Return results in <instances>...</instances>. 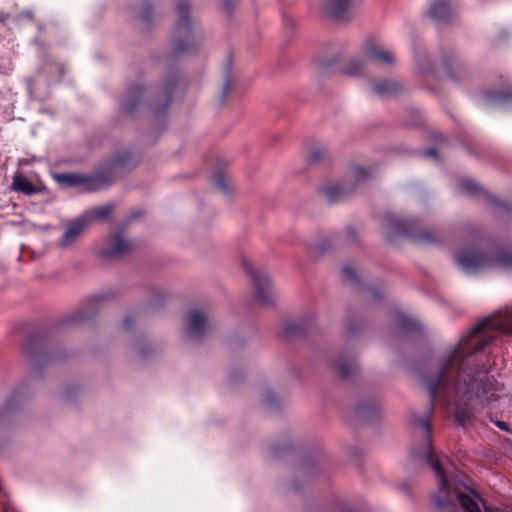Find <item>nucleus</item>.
<instances>
[{
	"label": "nucleus",
	"instance_id": "obj_1",
	"mask_svg": "<svg viewBox=\"0 0 512 512\" xmlns=\"http://www.w3.org/2000/svg\"><path fill=\"white\" fill-rule=\"evenodd\" d=\"M512 314L486 318L476 324L471 331L455 345L444 360L435 378L423 379V384L429 390L431 400L435 398L437 389L453 382L457 395L468 400L477 399L480 403H488L496 398L500 386L490 381L483 371L474 372L464 364V356L482 350L492 339L491 331L512 333Z\"/></svg>",
	"mask_w": 512,
	"mask_h": 512
},
{
	"label": "nucleus",
	"instance_id": "obj_4",
	"mask_svg": "<svg viewBox=\"0 0 512 512\" xmlns=\"http://www.w3.org/2000/svg\"><path fill=\"white\" fill-rule=\"evenodd\" d=\"M176 9L179 19L172 32V47L177 54H191L200 46L202 33L189 18L187 0H179Z\"/></svg>",
	"mask_w": 512,
	"mask_h": 512
},
{
	"label": "nucleus",
	"instance_id": "obj_2",
	"mask_svg": "<svg viewBox=\"0 0 512 512\" xmlns=\"http://www.w3.org/2000/svg\"><path fill=\"white\" fill-rule=\"evenodd\" d=\"M456 265L466 273L500 267L512 269V252L501 248L482 250L475 246L460 248L454 253Z\"/></svg>",
	"mask_w": 512,
	"mask_h": 512
},
{
	"label": "nucleus",
	"instance_id": "obj_13",
	"mask_svg": "<svg viewBox=\"0 0 512 512\" xmlns=\"http://www.w3.org/2000/svg\"><path fill=\"white\" fill-rule=\"evenodd\" d=\"M342 281L351 286L367 288L369 286L367 273L357 264L345 263L340 268Z\"/></svg>",
	"mask_w": 512,
	"mask_h": 512
},
{
	"label": "nucleus",
	"instance_id": "obj_30",
	"mask_svg": "<svg viewBox=\"0 0 512 512\" xmlns=\"http://www.w3.org/2000/svg\"><path fill=\"white\" fill-rule=\"evenodd\" d=\"M345 240L349 243H354L358 240V233L352 227H347L345 230Z\"/></svg>",
	"mask_w": 512,
	"mask_h": 512
},
{
	"label": "nucleus",
	"instance_id": "obj_20",
	"mask_svg": "<svg viewBox=\"0 0 512 512\" xmlns=\"http://www.w3.org/2000/svg\"><path fill=\"white\" fill-rule=\"evenodd\" d=\"M133 13L135 18L139 19L140 21L149 22L152 18L151 4L146 0L138 2L133 7Z\"/></svg>",
	"mask_w": 512,
	"mask_h": 512
},
{
	"label": "nucleus",
	"instance_id": "obj_25",
	"mask_svg": "<svg viewBox=\"0 0 512 512\" xmlns=\"http://www.w3.org/2000/svg\"><path fill=\"white\" fill-rule=\"evenodd\" d=\"M56 178L59 182L65 183L68 186H79L86 181L84 176L77 174H61Z\"/></svg>",
	"mask_w": 512,
	"mask_h": 512
},
{
	"label": "nucleus",
	"instance_id": "obj_17",
	"mask_svg": "<svg viewBox=\"0 0 512 512\" xmlns=\"http://www.w3.org/2000/svg\"><path fill=\"white\" fill-rule=\"evenodd\" d=\"M350 7V0H325L324 10L334 19L340 20Z\"/></svg>",
	"mask_w": 512,
	"mask_h": 512
},
{
	"label": "nucleus",
	"instance_id": "obj_27",
	"mask_svg": "<svg viewBox=\"0 0 512 512\" xmlns=\"http://www.w3.org/2000/svg\"><path fill=\"white\" fill-rule=\"evenodd\" d=\"M254 299L261 306H269L273 303L274 296L271 294V290H256Z\"/></svg>",
	"mask_w": 512,
	"mask_h": 512
},
{
	"label": "nucleus",
	"instance_id": "obj_34",
	"mask_svg": "<svg viewBox=\"0 0 512 512\" xmlns=\"http://www.w3.org/2000/svg\"><path fill=\"white\" fill-rule=\"evenodd\" d=\"M124 325H125V326H127V327H128V326H131V325H132V321H131V319H125V320H124Z\"/></svg>",
	"mask_w": 512,
	"mask_h": 512
},
{
	"label": "nucleus",
	"instance_id": "obj_32",
	"mask_svg": "<svg viewBox=\"0 0 512 512\" xmlns=\"http://www.w3.org/2000/svg\"><path fill=\"white\" fill-rule=\"evenodd\" d=\"M423 154L425 157L431 158V157H436L438 152L436 149H429V150L424 151Z\"/></svg>",
	"mask_w": 512,
	"mask_h": 512
},
{
	"label": "nucleus",
	"instance_id": "obj_5",
	"mask_svg": "<svg viewBox=\"0 0 512 512\" xmlns=\"http://www.w3.org/2000/svg\"><path fill=\"white\" fill-rule=\"evenodd\" d=\"M382 233L388 242L394 237L405 236L423 243L435 242L434 236L421 229L414 219H402L394 214H387L382 223Z\"/></svg>",
	"mask_w": 512,
	"mask_h": 512
},
{
	"label": "nucleus",
	"instance_id": "obj_10",
	"mask_svg": "<svg viewBox=\"0 0 512 512\" xmlns=\"http://www.w3.org/2000/svg\"><path fill=\"white\" fill-rule=\"evenodd\" d=\"M133 243L127 239L122 231H116L109 235L98 248V255L103 258H117L131 252Z\"/></svg>",
	"mask_w": 512,
	"mask_h": 512
},
{
	"label": "nucleus",
	"instance_id": "obj_3",
	"mask_svg": "<svg viewBox=\"0 0 512 512\" xmlns=\"http://www.w3.org/2000/svg\"><path fill=\"white\" fill-rule=\"evenodd\" d=\"M416 426L420 434H422L425 439L421 450H413L412 455L417 460H423L425 463L430 465L440 480L438 494L434 499L435 505L442 512H456V505L450 495L448 482L439 460L434 456L432 452L431 441L429 437L430 422L427 418H423L416 423Z\"/></svg>",
	"mask_w": 512,
	"mask_h": 512
},
{
	"label": "nucleus",
	"instance_id": "obj_23",
	"mask_svg": "<svg viewBox=\"0 0 512 512\" xmlns=\"http://www.w3.org/2000/svg\"><path fill=\"white\" fill-rule=\"evenodd\" d=\"M457 498L464 512H480V509L472 496L464 493H458Z\"/></svg>",
	"mask_w": 512,
	"mask_h": 512
},
{
	"label": "nucleus",
	"instance_id": "obj_9",
	"mask_svg": "<svg viewBox=\"0 0 512 512\" xmlns=\"http://www.w3.org/2000/svg\"><path fill=\"white\" fill-rule=\"evenodd\" d=\"M236 261L255 288H269L277 284L273 276L266 270L256 268L253 265L252 257L247 251L240 250L236 255Z\"/></svg>",
	"mask_w": 512,
	"mask_h": 512
},
{
	"label": "nucleus",
	"instance_id": "obj_18",
	"mask_svg": "<svg viewBox=\"0 0 512 512\" xmlns=\"http://www.w3.org/2000/svg\"><path fill=\"white\" fill-rule=\"evenodd\" d=\"M12 189L25 195H32L36 193L34 185L29 181V179L21 174H16L13 177Z\"/></svg>",
	"mask_w": 512,
	"mask_h": 512
},
{
	"label": "nucleus",
	"instance_id": "obj_11",
	"mask_svg": "<svg viewBox=\"0 0 512 512\" xmlns=\"http://www.w3.org/2000/svg\"><path fill=\"white\" fill-rule=\"evenodd\" d=\"M90 224V218L87 215H82L76 219L69 221L64 229L61 238L58 241V246L61 249H67L84 234Z\"/></svg>",
	"mask_w": 512,
	"mask_h": 512
},
{
	"label": "nucleus",
	"instance_id": "obj_22",
	"mask_svg": "<svg viewBox=\"0 0 512 512\" xmlns=\"http://www.w3.org/2000/svg\"><path fill=\"white\" fill-rule=\"evenodd\" d=\"M396 321L398 326L402 330H416L419 328V323L405 314L403 311H399L396 314Z\"/></svg>",
	"mask_w": 512,
	"mask_h": 512
},
{
	"label": "nucleus",
	"instance_id": "obj_15",
	"mask_svg": "<svg viewBox=\"0 0 512 512\" xmlns=\"http://www.w3.org/2000/svg\"><path fill=\"white\" fill-rule=\"evenodd\" d=\"M453 7L449 0H435L431 3L429 15L439 23H448L453 17Z\"/></svg>",
	"mask_w": 512,
	"mask_h": 512
},
{
	"label": "nucleus",
	"instance_id": "obj_21",
	"mask_svg": "<svg viewBox=\"0 0 512 512\" xmlns=\"http://www.w3.org/2000/svg\"><path fill=\"white\" fill-rule=\"evenodd\" d=\"M206 320L198 311H192L189 314L188 327L192 335H198L202 332Z\"/></svg>",
	"mask_w": 512,
	"mask_h": 512
},
{
	"label": "nucleus",
	"instance_id": "obj_16",
	"mask_svg": "<svg viewBox=\"0 0 512 512\" xmlns=\"http://www.w3.org/2000/svg\"><path fill=\"white\" fill-rule=\"evenodd\" d=\"M371 89L379 97L395 96L405 90L400 82L391 79L381 80L374 84Z\"/></svg>",
	"mask_w": 512,
	"mask_h": 512
},
{
	"label": "nucleus",
	"instance_id": "obj_12",
	"mask_svg": "<svg viewBox=\"0 0 512 512\" xmlns=\"http://www.w3.org/2000/svg\"><path fill=\"white\" fill-rule=\"evenodd\" d=\"M178 74L171 72L167 75L166 81L160 87V92L153 93V99L150 100V106L153 108L155 114H160L165 111L172 99L173 89L177 82Z\"/></svg>",
	"mask_w": 512,
	"mask_h": 512
},
{
	"label": "nucleus",
	"instance_id": "obj_35",
	"mask_svg": "<svg viewBox=\"0 0 512 512\" xmlns=\"http://www.w3.org/2000/svg\"><path fill=\"white\" fill-rule=\"evenodd\" d=\"M484 511L485 512H493L490 508H485Z\"/></svg>",
	"mask_w": 512,
	"mask_h": 512
},
{
	"label": "nucleus",
	"instance_id": "obj_31",
	"mask_svg": "<svg viewBox=\"0 0 512 512\" xmlns=\"http://www.w3.org/2000/svg\"><path fill=\"white\" fill-rule=\"evenodd\" d=\"M339 374L342 376V377H348L351 372L347 369L346 365H341L339 367Z\"/></svg>",
	"mask_w": 512,
	"mask_h": 512
},
{
	"label": "nucleus",
	"instance_id": "obj_26",
	"mask_svg": "<svg viewBox=\"0 0 512 512\" xmlns=\"http://www.w3.org/2000/svg\"><path fill=\"white\" fill-rule=\"evenodd\" d=\"M131 158L132 154L128 150L119 151L114 155L112 165L126 167L130 164Z\"/></svg>",
	"mask_w": 512,
	"mask_h": 512
},
{
	"label": "nucleus",
	"instance_id": "obj_14",
	"mask_svg": "<svg viewBox=\"0 0 512 512\" xmlns=\"http://www.w3.org/2000/svg\"><path fill=\"white\" fill-rule=\"evenodd\" d=\"M145 94L142 86H135L129 89L120 103L119 110L122 114L132 116Z\"/></svg>",
	"mask_w": 512,
	"mask_h": 512
},
{
	"label": "nucleus",
	"instance_id": "obj_28",
	"mask_svg": "<svg viewBox=\"0 0 512 512\" xmlns=\"http://www.w3.org/2000/svg\"><path fill=\"white\" fill-rule=\"evenodd\" d=\"M326 155V149L322 148L320 146L313 147L310 152L308 153V161L310 163H317L319 162L324 156Z\"/></svg>",
	"mask_w": 512,
	"mask_h": 512
},
{
	"label": "nucleus",
	"instance_id": "obj_24",
	"mask_svg": "<svg viewBox=\"0 0 512 512\" xmlns=\"http://www.w3.org/2000/svg\"><path fill=\"white\" fill-rule=\"evenodd\" d=\"M112 211H113V205L106 204L104 206L94 208L93 210L86 213L85 215H87L90 218V221L92 219L104 220L112 213Z\"/></svg>",
	"mask_w": 512,
	"mask_h": 512
},
{
	"label": "nucleus",
	"instance_id": "obj_33",
	"mask_svg": "<svg viewBox=\"0 0 512 512\" xmlns=\"http://www.w3.org/2000/svg\"><path fill=\"white\" fill-rule=\"evenodd\" d=\"M507 100V96L505 94H501L499 95L495 101L499 102V103H502V102H505Z\"/></svg>",
	"mask_w": 512,
	"mask_h": 512
},
{
	"label": "nucleus",
	"instance_id": "obj_29",
	"mask_svg": "<svg viewBox=\"0 0 512 512\" xmlns=\"http://www.w3.org/2000/svg\"><path fill=\"white\" fill-rule=\"evenodd\" d=\"M213 184L214 186L219 189L224 194H227L229 192V188L226 184V177L223 174L217 173L213 176Z\"/></svg>",
	"mask_w": 512,
	"mask_h": 512
},
{
	"label": "nucleus",
	"instance_id": "obj_36",
	"mask_svg": "<svg viewBox=\"0 0 512 512\" xmlns=\"http://www.w3.org/2000/svg\"><path fill=\"white\" fill-rule=\"evenodd\" d=\"M307 251H308V253H312V251H311V248H310V247H307Z\"/></svg>",
	"mask_w": 512,
	"mask_h": 512
},
{
	"label": "nucleus",
	"instance_id": "obj_7",
	"mask_svg": "<svg viewBox=\"0 0 512 512\" xmlns=\"http://www.w3.org/2000/svg\"><path fill=\"white\" fill-rule=\"evenodd\" d=\"M365 53L367 56L365 62L356 58L346 60L342 65L343 72L351 76H358L372 62L380 65H392L395 62V56L392 51L383 49L373 43L365 46Z\"/></svg>",
	"mask_w": 512,
	"mask_h": 512
},
{
	"label": "nucleus",
	"instance_id": "obj_19",
	"mask_svg": "<svg viewBox=\"0 0 512 512\" xmlns=\"http://www.w3.org/2000/svg\"><path fill=\"white\" fill-rule=\"evenodd\" d=\"M223 86L222 91L220 95V101L224 102L227 98L229 89L231 87V84L233 82V75H232V60L229 58L223 68Z\"/></svg>",
	"mask_w": 512,
	"mask_h": 512
},
{
	"label": "nucleus",
	"instance_id": "obj_6",
	"mask_svg": "<svg viewBox=\"0 0 512 512\" xmlns=\"http://www.w3.org/2000/svg\"><path fill=\"white\" fill-rule=\"evenodd\" d=\"M371 171L360 165L350 169L346 178L337 183H331L322 189L323 195L329 203H335L346 198L355 187L367 179Z\"/></svg>",
	"mask_w": 512,
	"mask_h": 512
},
{
	"label": "nucleus",
	"instance_id": "obj_8",
	"mask_svg": "<svg viewBox=\"0 0 512 512\" xmlns=\"http://www.w3.org/2000/svg\"><path fill=\"white\" fill-rule=\"evenodd\" d=\"M457 190L459 193L464 195L483 198L491 205L493 212L498 217L512 215V206L508 202L492 196L471 178L459 179L457 182Z\"/></svg>",
	"mask_w": 512,
	"mask_h": 512
}]
</instances>
